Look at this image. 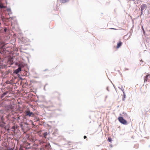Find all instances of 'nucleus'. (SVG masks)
<instances>
[{
    "label": "nucleus",
    "mask_w": 150,
    "mask_h": 150,
    "mask_svg": "<svg viewBox=\"0 0 150 150\" xmlns=\"http://www.w3.org/2000/svg\"><path fill=\"white\" fill-rule=\"evenodd\" d=\"M118 120L121 123L123 124L126 125L127 124V121L122 117H119L118 118Z\"/></svg>",
    "instance_id": "nucleus-1"
},
{
    "label": "nucleus",
    "mask_w": 150,
    "mask_h": 150,
    "mask_svg": "<svg viewBox=\"0 0 150 150\" xmlns=\"http://www.w3.org/2000/svg\"><path fill=\"white\" fill-rule=\"evenodd\" d=\"M25 113L26 116H28L29 117H33L34 115L33 113L29 110L26 111H25Z\"/></svg>",
    "instance_id": "nucleus-2"
},
{
    "label": "nucleus",
    "mask_w": 150,
    "mask_h": 150,
    "mask_svg": "<svg viewBox=\"0 0 150 150\" xmlns=\"http://www.w3.org/2000/svg\"><path fill=\"white\" fill-rule=\"evenodd\" d=\"M144 82L147 81H150V75H146L144 78Z\"/></svg>",
    "instance_id": "nucleus-3"
},
{
    "label": "nucleus",
    "mask_w": 150,
    "mask_h": 150,
    "mask_svg": "<svg viewBox=\"0 0 150 150\" xmlns=\"http://www.w3.org/2000/svg\"><path fill=\"white\" fill-rule=\"evenodd\" d=\"M147 7V6L145 4H142L141 6V13L142 14L143 13V11L144 10L146 9Z\"/></svg>",
    "instance_id": "nucleus-4"
},
{
    "label": "nucleus",
    "mask_w": 150,
    "mask_h": 150,
    "mask_svg": "<svg viewBox=\"0 0 150 150\" xmlns=\"http://www.w3.org/2000/svg\"><path fill=\"white\" fill-rule=\"evenodd\" d=\"M21 68L19 66L18 68L14 70V73L16 74H17L18 72L21 71Z\"/></svg>",
    "instance_id": "nucleus-5"
},
{
    "label": "nucleus",
    "mask_w": 150,
    "mask_h": 150,
    "mask_svg": "<svg viewBox=\"0 0 150 150\" xmlns=\"http://www.w3.org/2000/svg\"><path fill=\"white\" fill-rule=\"evenodd\" d=\"M122 44V42L121 41H120L117 44V48H118L119 47H120L121 46Z\"/></svg>",
    "instance_id": "nucleus-6"
},
{
    "label": "nucleus",
    "mask_w": 150,
    "mask_h": 150,
    "mask_svg": "<svg viewBox=\"0 0 150 150\" xmlns=\"http://www.w3.org/2000/svg\"><path fill=\"white\" fill-rule=\"evenodd\" d=\"M8 93V91H7L4 93L3 94H2L1 96V98H2L4 97V96L6 95Z\"/></svg>",
    "instance_id": "nucleus-7"
},
{
    "label": "nucleus",
    "mask_w": 150,
    "mask_h": 150,
    "mask_svg": "<svg viewBox=\"0 0 150 150\" xmlns=\"http://www.w3.org/2000/svg\"><path fill=\"white\" fill-rule=\"evenodd\" d=\"M5 45H4L2 46V47L0 48V52L1 53H2V52H2V50H3V51H4V49L5 48Z\"/></svg>",
    "instance_id": "nucleus-8"
},
{
    "label": "nucleus",
    "mask_w": 150,
    "mask_h": 150,
    "mask_svg": "<svg viewBox=\"0 0 150 150\" xmlns=\"http://www.w3.org/2000/svg\"><path fill=\"white\" fill-rule=\"evenodd\" d=\"M62 3H65L69 1V0H60Z\"/></svg>",
    "instance_id": "nucleus-9"
},
{
    "label": "nucleus",
    "mask_w": 150,
    "mask_h": 150,
    "mask_svg": "<svg viewBox=\"0 0 150 150\" xmlns=\"http://www.w3.org/2000/svg\"><path fill=\"white\" fill-rule=\"evenodd\" d=\"M47 132H45V133H44L43 134V137L45 138H46V136H47Z\"/></svg>",
    "instance_id": "nucleus-10"
},
{
    "label": "nucleus",
    "mask_w": 150,
    "mask_h": 150,
    "mask_svg": "<svg viewBox=\"0 0 150 150\" xmlns=\"http://www.w3.org/2000/svg\"><path fill=\"white\" fill-rule=\"evenodd\" d=\"M108 141L110 142H111L112 141V139L111 138L108 137Z\"/></svg>",
    "instance_id": "nucleus-11"
},
{
    "label": "nucleus",
    "mask_w": 150,
    "mask_h": 150,
    "mask_svg": "<svg viewBox=\"0 0 150 150\" xmlns=\"http://www.w3.org/2000/svg\"><path fill=\"white\" fill-rule=\"evenodd\" d=\"M86 136H84L83 137V138L84 139H86Z\"/></svg>",
    "instance_id": "nucleus-12"
},
{
    "label": "nucleus",
    "mask_w": 150,
    "mask_h": 150,
    "mask_svg": "<svg viewBox=\"0 0 150 150\" xmlns=\"http://www.w3.org/2000/svg\"><path fill=\"white\" fill-rule=\"evenodd\" d=\"M19 150H23L22 148H20L19 149Z\"/></svg>",
    "instance_id": "nucleus-13"
},
{
    "label": "nucleus",
    "mask_w": 150,
    "mask_h": 150,
    "mask_svg": "<svg viewBox=\"0 0 150 150\" xmlns=\"http://www.w3.org/2000/svg\"><path fill=\"white\" fill-rule=\"evenodd\" d=\"M4 31H5V32H6V28L4 29Z\"/></svg>",
    "instance_id": "nucleus-14"
},
{
    "label": "nucleus",
    "mask_w": 150,
    "mask_h": 150,
    "mask_svg": "<svg viewBox=\"0 0 150 150\" xmlns=\"http://www.w3.org/2000/svg\"><path fill=\"white\" fill-rule=\"evenodd\" d=\"M110 29H114V30H115V29L114 28H110Z\"/></svg>",
    "instance_id": "nucleus-15"
},
{
    "label": "nucleus",
    "mask_w": 150,
    "mask_h": 150,
    "mask_svg": "<svg viewBox=\"0 0 150 150\" xmlns=\"http://www.w3.org/2000/svg\"><path fill=\"white\" fill-rule=\"evenodd\" d=\"M28 144L30 145V144Z\"/></svg>",
    "instance_id": "nucleus-16"
}]
</instances>
